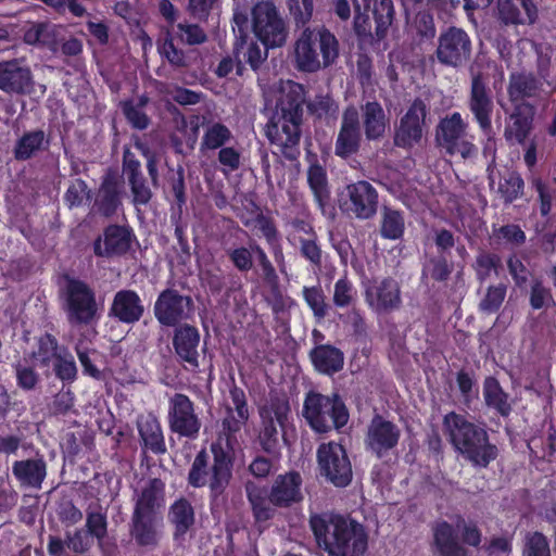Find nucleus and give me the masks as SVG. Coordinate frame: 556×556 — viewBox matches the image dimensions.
I'll list each match as a JSON object with an SVG mask.
<instances>
[{
	"mask_svg": "<svg viewBox=\"0 0 556 556\" xmlns=\"http://www.w3.org/2000/svg\"><path fill=\"white\" fill-rule=\"evenodd\" d=\"M131 502L129 538L137 547L154 551L160 546L163 538L164 481L160 478L149 479L140 489L134 491Z\"/></svg>",
	"mask_w": 556,
	"mask_h": 556,
	"instance_id": "obj_1",
	"label": "nucleus"
},
{
	"mask_svg": "<svg viewBox=\"0 0 556 556\" xmlns=\"http://www.w3.org/2000/svg\"><path fill=\"white\" fill-rule=\"evenodd\" d=\"M138 432L144 448L156 455L167 452L161 424L155 417H148L139 421Z\"/></svg>",
	"mask_w": 556,
	"mask_h": 556,
	"instance_id": "obj_41",
	"label": "nucleus"
},
{
	"mask_svg": "<svg viewBox=\"0 0 556 556\" xmlns=\"http://www.w3.org/2000/svg\"><path fill=\"white\" fill-rule=\"evenodd\" d=\"M225 409L226 416L223 419L222 427L227 442L230 443L232 440H236V434L240 432L242 427L249 420V417H241L239 414L233 412V408L230 405H227Z\"/></svg>",
	"mask_w": 556,
	"mask_h": 556,
	"instance_id": "obj_58",
	"label": "nucleus"
},
{
	"mask_svg": "<svg viewBox=\"0 0 556 556\" xmlns=\"http://www.w3.org/2000/svg\"><path fill=\"white\" fill-rule=\"evenodd\" d=\"M468 123L459 112H453L440 118L434 128L435 146L447 155L459 154L469 159L477 153V147L466 139Z\"/></svg>",
	"mask_w": 556,
	"mask_h": 556,
	"instance_id": "obj_10",
	"label": "nucleus"
},
{
	"mask_svg": "<svg viewBox=\"0 0 556 556\" xmlns=\"http://www.w3.org/2000/svg\"><path fill=\"white\" fill-rule=\"evenodd\" d=\"M62 346L59 345L56 338L50 333L41 336L38 340V352L34 353L40 359V364L48 366L51 359H56V355L61 354Z\"/></svg>",
	"mask_w": 556,
	"mask_h": 556,
	"instance_id": "obj_57",
	"label": "nucleus"
},
{
	"mask_svg": "<svg viewBox=\"0 0 556 556\" xmlns=\"http://www.w3.org/2000/svg\"><path fill=\"white\" fill-rule=\"evenodd\" d=\"M467 108L484 135L492 132L493 96L480 73L472 75Z\"/></svg>",
	"mask_w": 556,
	"mask_h": 556,
	"instance_id": "obj_20",
	"label": "nucleus"
},
{
	"mask_svg": "<svg viewBox=\"0 0 556 556\" xmlns=\"http://www.w3.org/2000/svg\"><path fill=\"white\" fill-rule=\"evenodd\" d=\"M58 27L53 24L39 22L33 23L23 35L25 43L30 46H43L55 52L58 48Z\"/></svg>",
	"mask_w": 556,
	"mask_h": 556,
	"instance_id": "obj_42",
	"label": "nucleus"
},
{
	"mask_svg": "<svg viewBox=\"0 0 556 556\" xmlns=\"http://www.w3.org/2000/svg\"><path fill=\"white\" fill-rule=\"evenodd\" d=\"M213 460L205 450L194 457L188 473V483L193 488L208 486L211 497L220 496L230 483L232 477V459L222 447L212 444Z\"/></svg>",
	"mask_w": 556,
	"mask_h": 556,
	"instance_id": "obj_6",
	"label": "nucleus"
},
{
	"mask_svg": "<svg viewBox=\"0 0 556 556\" xmlns=\"http://www.w3.org/2000/svg\"><path fill=\"white\" fill-rule=\"evenodd\" d=\"M522 556H552L547 538L539 531L527 532Z\"/></svg>",
	"mask_w": 556,
	"mask_h": 556,
	"instance_id": "obj_53",
	"label": "nucleus"
},
{
	"mask_svg": "<svg viewBox=\"0 0 556 556\" xmlns=\"http://www.w3.org/2000/svg\"><path fill=\"white\" fill-rule=\"evenodd\" d=\"M443 428L450 443L473 467L486 468L498 455V448L490 442L486 430L464 415L451 412L443 418Z\"/></svg>",
	"mask_w": 556,
	"mask_h": 556,
	"instance_id": "obj_4",
	"label": "nucleus"
},
{
	"mask_svg": "<svg viewBox=\"0 0 556 556\" xmlns=\"http://www.w3.org/2000/svg\"><path fill=\"white\" fill-rule=\"evenodd\" d=\"M0 90L9 96H28L35 91L33 72L23 59L0 61Z\"/></svg>",
	"mask_w": 556,
	"mask_h": 556,
	"instance_id": "obj_21",
	"label": "nucleus"
},
{
	"mask_svg": "<svg viewBox=\"0 0 556 556\" xmlns=\"http://www.w3.org/2000/svg\"><path fill=\"white\" fill-rule=\"evenodd\" d=\"M108 516L106 509L101 506L99 501L91 502L86 508L85 531L96 539L101 546L103 540L108 536Z\"/></svg>",
	"mask_w": 556,
	"mask_h": 556,
	"instance_id": "obj_43",
	"label": "nucleus"
},
{
	"mask_svg": "<svg viewBox=\"0 0 556 556\" xmlns=\"http://www.w3.org/2000/svg\"><path fill=\"white\" fill-rule=\"evenodd\" d=\"M59 520L65 526H74L81 521L83 511L76 507L72 500L63 498L56 508Z\"/></svg>",
	"mask_w": 556,
	"mask_h": 556,
	"instance_id": "obj_64",
	"label": "nucleus"
},
{
	"mask_svg": "<svg viewBox=\"0 0 556 556\" xmlns=\"http://www.w3.org/2000/svg\"><path fill=\"white\" fill-rule=\"evenodd\" d=\"M226 254L233 267L240 273H248L253 268V254L262 269L263 279L266 283L275 286L278 282V275L266 252L256 243L249 248L238 247L226 250Z\"/></svg>",
	"mask_w": 556,
	"mask_h": 556,
	"instance_id": "obj_25",
	"label": "nucleus"
},
{
	"mask_svg": "<svg viewBox=\"0 0 556 556\" xmlns=\"http://www.w3.org/2000/svg\"><path fill=\"white\" fill-rule=\"evenodd\" d=\"M365 137L369 141L381 139L386 134L388 118L378 101H368L361 106Z\"/></svg>",
	"mask_w": 556,
	"mask_h": 556,
	"instance_id": "obj_37",
	"label": "nucleus"
},
{
	"mask_svg": "<svg viewBox=\"0 0 556 556\" xmlns=\"http://www.w3.org/2000/svg\"><path fill=\"white\" fill-rule=\"evenodd\" d=\"M353 29L358 41L363 45L372 46L386 39L394 18V8L388 7V3L383 1L382 4H374L376 27L375 31H372L371 21L368 15L369 10H365L363 4L359 3V0H353Z\"/></svg>",
	"mask_w": 556,
	"mask_h": 556,
	"instance_id": "obj_12",
	"label": "nucleus"
},
{
	"mask_svg": "<svg viewBox=\"0 0 556 556\" xmlns=\"http://www.w3.org/2000/svg\"><path fill=\"white\" fill-rule=\"evenodd\" d=\"M90 198V190L85 180L77 178L71 182L65 194L64 200L70 208L80 206L84 198Z\"/></svg>",
	"mask_w": 556,
	"mask_h": 556,
	"instance_id": "obj_63",
	"label": "nucleus"
},
{
	"mask_svg": "<svg viewBox=\"0 0 556 556\" xmlns=\"http://www.w3.org/2000/svg\"><path fill=\"white\" fill-rule=\"evenodd\" d=\"M362 141L359 113L355 106H348L342 114L341 127L334 144L337 156L348 159L356 154Z\"/></svg>",
	"mask_w": 556,
	"mask_h": 556,
	"instance_id": "obj_28",
	"label": "nucleus"
},
{
	"mask_svg": "<svg viewBox=\"0 0 556 556\" xmlns=\"http://www.w3.org/2000/svg\"><path fill=\"white\" fill-rule=\"evenodd\" d=\"M49 137L43 129L25 131L15 142L13 156L16 161H28L48 149Z\"/></svg>",
	"mask_w": 556,
	"mask_h": 556,
	"instance_id": "obj_36",
	"label": "nucleus"
},
{
	"mask_svg": "<svg viewBox=\"0 0 556 556\" xmlns=\"http://www.w3.org/2000/svg\"><path fill=\"white\" fill-rule=\"evenodd\" d=\"M253 31L266 48H277L286 43L288 26L273 2L257 3L252 11Z\"/></svg>",
	"mask_w": 556,
	"mask_h": 556,
	"instance_id": "obj_16",
	"label": "nucleus"
},
{
	"mask_svg": "<svg viewBox=\"0 0 556 556\" xmlns=\"http://www.w3.org/2000/svg\"><path fill=\"white\" fill-rule=\"evenodd\" d=\"M245 45V36L240 35L237 37L233 48L232 54L224 56L218 63L216 70L214 71L215 75L219 78L227 77L233 70H236V74L238 76H243L245 72V66L240 59V54L244 49Z\"/></svg>",
	"mask_w": 556,
	"mask_h": 556,
	"instance_id": "obj_48",
	"label": "nucleus"
},
{
	"mask_svg": "<svg viewBox=\"0 0 556 556\" xmlns=\"http://www.w3.org/2000/svg\"><path fill=\"white\" fill-rule=\"evenodd\" d=\"M454 266L447 261L446 255L439 254L427 260L422 268V278H431L432 280L443 282L446 281Z\"/></svg>",
	"mask_w": 556,
	"mask_h": 556,
	"instance_id": "obj_50",
	"label": "nucleus"
},
{
	"mask_svg": "<svg viewBox=\"0 0 556 556\" xmlns=\"http://www.w3.org/2000/svg\"><path fill=\"white\" fill-rule=\"evenodd\" d=\"M194 302L190 295L181 294L168 287L162 290L153 305V314L163 327H178L194 315Z\"/></svg>",
	"mask_w": 556,
	"mask_h": 556,
	"instance_id": "obj_15",
	"label": "nucleus"
},
{
	"mask_svg": "<svg viewBox=\"0 0 556 556\" xmlns=\"http://www.w3.org/2000/svg\"><path fill=\"white\" fill-rule=\"evenodd\" d=\"M53 371L61 381L72 383L77 378V366L70 351L62 346L61 354L56 355Z\"/></svg>",
	"mask_w": 556,
	"mask_h": 556,
	"instance_id": "obj_51",
	"label": "nucleus"
},
{
	"mask_svg": "<svg viewBox=\"0 0 556 556\" xmlns=\"http://www.w3.org/2000/svg\"><path fill=\"white\" fill-rule=\"evenodd\" d=\"M309 357L316 370L328 376L339 372L344 365L343 352L330 344L315 346Z\"/></svg>",
	"mask_w": 556,
	"mask_h": 556,
	"instance_id": "obj_38",
	"label": "nucleus"
},
{
	"mask_svg": "<svg viewBox=\"0 0 556 556\" xmlns=\"http://www.w3.org/2000/svg\"><path fill=\"white\" fill-rule=\"evenodd\" d=\"M401 433L397 425L375 415L367 428L366 447L378 458H383L397 446Z\"/></svg>",
	"mask_w": 556,
	"mask_h": 556,
	"instance_id": "obj_23",
	"label": "nucleus"
},
{
	"mask_svg": "<svg viewBox=\"0 0 556 556\" xmlns=\"http://www.w3.org/2000/svg\"><path fill=\"white\" fill-rule=\"evenodd\" d=\"M536 105L531 102H521L513 105L506 118L504 138L507 142L525 146L533 137Z\"/></svg>",
	"mask_w": 556,
	"mask_h": 556,
	"instance_id": "obj_24",
	"label": "nucleus"
},
{
	"mask_svg": "<svg viewBox=\"0 0 556 556\" xmlns=\"http://www.w3.org/2000/svg\"><path fill=\"white\" fill-rule=\"evenodd\" d=\"M217 161L224 174L237 172L241 165V153L233 147H224L218 150Z\"/></svg>",
	"mask_w": 556,
	"mask_h": 556,
	"instance_id": "obj_62",
	"label": "nucleus"
},
{
	"mask_svg": "<svg viewBox=\"0 0 556 556\" xmlns=\"http://www.w3.org/2000/svg\"><path fill=\"white\" fill-rule=\"evenodd\" d=\"M168 520L174 526V540L184 539L195 522L193 506L185 497L175 501L168 509Z\"/></svg>",
	"mask_w": 556,
	"mask_h": 556,
	"instance_id": "obj_39",
	"label": "nucleus"
},
{
	"mask_svg": "<svg viewBox=\"0 0 556 556\" xmlns=\"http://www.w3.org/2000/svg\"><path fill=\"white\" fill-rule=\"evenodd\" d=\"M244 489L254 519L257 522H265L273 519L277 506L271 502L270 490L253 481H248Z\"/></svg>",
	"mask_w": 556,
	"mask_h": 556,
	"instance_id": "obj_35",
	"label": "nucleus"
},
{
	"mask_svg": "<svg viewBox=\"0 0 556 556\" xmlns=\"http://www.w3.org/2000/svg\"><path fill=\"white\" fill-rule=\"evenodd\" d=\"M287 5L296 27H304L312 20L314 0H287Z\"/></svg>",
	"mask_w": 556,
	"mask_h": 556,
	"instance_id": "obj_55",
	"label": "nucleus"
},
{
	"mask_svg": "<svg viewBox=\"0 0 556 556\" xmlns=\"http://www.w3.org/2000/svg\"><path fill=\"white\" fill-rule=\"evenodd\" d=\"M146 312L143 300L131 289L118 290L111 302L108 316L124 325H135Z\"/></svg>",
	"mask_w": 556,
	"mask_h": 556,
	"instance_id": "obj_29",
	"label": "nucleus"
},
{
	"mask_svg": "<svg viewBox=\"0 0 556 556\" xmlns=\"http://www.w3.org/2000/svg\"><path fill=\"white\" fill-rule=\"evenodd\" d=\"M507 288L505 285L490 286L484 298L479 303L480 311L492 314L500 309L506 296Z\"/></svg>",
	"mask_w": 556,
	"mask_h": 556,
	"instance_id": "obj_56",
	"label": "nucleus"
},
{
	"mask_svg": "<svg viewBox=\"0 0 556 556\" xmlns=\"http://www.w3.org/2000/svg\"><path fill=\"white\" fill-rule=\"evenodd\" d=\"M289 413V401L279 396L271 397L258 409L261 422L256 441L261 450L273 458L280 457L278 429H283Z\"/></svg>",
	"mask_w": 556,
	"mask_h": 556,
	"instance_id": "obj_9",
	"label": "nucleus"
},
{
	"mask_svg": "<svg viewBox=\"0 0 556 556\" xmlns=\"http://www.w3.org/2000/svg\"><path fill=\"white\" fill-rule=\"evenodd\" d=\"M11 470L21 488L40 490L47 477V462L37 454L33 458L15 460Z\"/></svg>",
	"mask_w": 556,
	"mask_h": 556,
	"instance_id": "obj_34",
	"label": "nucleus"
},
{
	"mask_svg": "<svg viewBox=\"0 0 556 556\" xmlns=\"http://www.w3.org/2000/svg\"><path fill=\"white\" fill-rule=\"evenodd\" d=\"M302 477L298 471L279 475L270 486L271 502L278 508H289L303 501Z\"/></svg>",
	"mask_w": 556,
	"mask_h": 556,
	"instance_id": "obj_33",
	"label": "nucleus"
},
{
	"mask_svg": "<svg viewBox=\"0 0 556 556\" xmlns=\"http://www.w3.org/2000/svg\"><path fill=\"white\" fill-rule=\"evenodd\" d=\"M177 35L181 42L189 46L202 45L207 40L206 33L197 24L179 23Z\"/></svg>",
	"mask_w": 556,
	"mask_h": 556,
	"instance_id": "obj_59",
	"label": "nucleus"
},
{
	"mask_svg": "<svg viewBox=\"0 0 556 556\" xmlns=\"http://www.w3.org/2000/svg\"><path fill=\"white\" fill-rule=\"evenodd\" d=\"M339 56V41L326 27H305L294 43V65L303 73H315L332 65Z\"/></svg>",
	"mask_w": 556,
	"mask_h": 556,
	"instance_id": "obj_5",
	"label": "nucleus"
},
{
	"mask_svg": "<svg viewBox=\"0 0 556 556\" xmlns=\"http://www.w3.org/2000/svg\"><path fill=\"white\" fill-rule=\"evenodd\" d=\"M122 170L131 192L132 204L136 207L148 205L153 192L142 173L140 161L129 149L123 152Z\"/></svg>",
	"mask_w": 556,
	"mask_h": 556,
	"instance_id": "obj_30",
	"label": "nucleus"
},
{
	"mask_svg": "<svg viewBox=\"0 0 556 556\" xmlns=\"http://www.w3.org/2000/svg\"><path fill=\"white\" fill-rule=\"evenodd\" d=\"M167 421L173 433L188 439H195L202 426L193 402L184 393L169 396Z\"/></svg>",
	"mask_w": 556,
	"mask_h": 556,
	"instance_id": "obj_18",
	"label": "nucleus"
},
{
	"mask_svg": "<svg viewBox=\"0 0 556 556\" xmlns=\"http://www.w3.org/2000/svg\"><path fill=\"white\" fill-rule=\"evenodd\" d=\"M60 300L70 325L88 326L98 320L96 291L86 281L65 275Z\"/></svg>",
	"mask_w": 556,
	"mask_h": 556,
	"instance_id": "obj_8",
	"label": "nucleus"
},
{
	"mask_svg": "<svg viewBox=\"0 0 556 556\" xmlns=\"http://www.w3.org/2000/svg\"><path fill=\"white\" fill-rule=\"evenodd\" d=\"M124 187L119 177L109 170L103 177L96 194L93 210L104 217H112L122 206Z\"/></svg>",
	"mask_w": 556,
	"mask_h": 556,
	"instance_id": "obj_31",
	"label": "nucleus"
},
{
	"mask_svg": "<svg viewBox=\"0 0 556 556\" xmlns=\"http://www.w3.org/2000/svg\"><path fill=\"white\" fill-rule=\"evenodd\" d=\"M67 548L76 555L87 553L92 545V538L84 530L76 529L73 532H65Z\"/></svg>",
	"mask_w": 556,
	"mask_h": 556,
	"instance_id": "obj_60",
	"label": "nucleus"
},
{
	"mask_svg": "<svg viewBox=\"0 0 556 556\" xmlns=\"http://www.w3.org/2000/svg\"><path fill=\"white\" fill-rule=\"evenodd\" d=\"M434 542L441 556H467V551L458 543L452 526L447 522L437 527Z\"/></svg>",
	"mask_w": 556,
	"mask_h": 556,
	"instance_id": "obj_47",
	"label": "nucleus"
},
{
	"mask_svg": "<svg viewBox=\"0 0 556 556\" xmlns=\"http://www.w3.org/2000/svg\"><path fill=\"white\" fill-rule=\"evenodd\" d=\"M365 301L378 315L391 314L402 306L400 282L392 277L372 279L365 290Z\"/></svg>",
	"mask_w": 556,
	"mask_h": 556,
	"instance_id": "obj_19",
	"label": "nucleus"
},
{
	"mask_svg": "<svg viewBox=\"0 0 556 556\" xmlns=\"http://www.w3.org/2000/svg\"><path fill=\"white\" fill-rule=\"evenodd\" d=\"M486 174L490 190L496 193L504 205H510L523 197L525 180L519 172L510 168L501 170L493 159L486 167Z\"/></svg>",
	"mask_w": 556,
	"mask_h": 556,
	"instance_id": "obj_22",
	"label": "nucleus"
},
{
	"mask_svg": "<svg viewBox=\"0 0 556 556\" xmlns=\"http://www.w3.org/2000/svg\"><path fill=\"white\" fill-rule=\"evenodd\" d=\"M434 55L442 66L463 68L471 61V37L460 27L448 26L438 37Z\"/></svg>",
	"mask_w": 556,
	"mask_h": 556,
	"instance_id": "obj_11",
	"label": "nucleus"
},
{
	"mask_svg": "<svg viewBox=\"0 0 556 556\" xmlns=\"http://www.w3.org/2000/svg\"><path fill=\"white\" fill-rule=\"evenodd\" d=\"M201 336L192 325L182 324L174 329L173 348L177 358L188 364L192 370L199 368V345Z\"/></svg>",
	"mask_w": 556,
	"mask_h": 556,
	"instance_id": "obj_32",
	"label": "nucleus"
},
{
	"mask_svg": "<svg viewBox=\"0 0 556 556\" xmlns=\"http://www.w3.org/2000/svg\"><path fill=\"white\" fill-rule=\"evenodd\" d=\"M149 103L150 98L147 94H141L136 100H125L119 103L126 121L132 128L144 130L150 126L151 119L144 112Z\"/></svg>",
	"mask_w": 556,
	"mask_h": 556,
	"instance_id": "obj_44",
	"label": "nucleus"
},
{
	"mask_svg": "<svg viewBox=\"0 0 556 556\" xmlns=\"http://www.w3.org/2000/svg\"><path fill=\"white\" fill-rule=\"evenodd\" d=\"M379 231L383 239H401L405 231V219L403 213L393 207L383 206L380 213Z\"/></svg>",
	"mask_w": 556,
	"mask_h": 556,
	"instance_id": "obj_46",
	"label": "nucleus"
},
{
	"mask_svg": "<svg viewBox=\"0 0 556 556\" xmlns=\"http://www.w3.org/2000/svg\"><path fill=\"white\" fill-rule=\"evenodd\" d=\"M132 240L130 228L121 225H109L104 228L92 244L93 253L98 257L113 258L126 254Z\"/></svg>",
	"mask_w": 556,
	"mask_h": 556,
	"instance_id": "obj_27",
	"label": "nucleus"
},
{
	"mask_svg": "<svg viewBox=\"0 0 556 556\" xmlns=\"http://www.w3.org/2000/svg\"><path fill=\"white\" fill-rule=\"evenodd\" d=\"M309 527L318 547L329 556H363L367 549V533L355 520L332 513L313 514Z\"/></svg>",
	"mask_w": 556,
	"mask_h": 556,
	"instance_id": "obj_3",
	"label": "nucleus"
},
{
	"mask_svg": "<svg viewBox=\"0 0 556 556\" xmlns=\"http://www.w3.org/2000/svg\"><path fill=\"white\" fill-rule=\"evenodd\" d=\"M303 298L317 319H323L328 312V304L323 289L317 287H304Z\"/></svg>",
	"mask_w": 556,
	"mask_h": 556,
	"instance_id": "obj_54",
	"label": "nucleus"
},
{
	"mask_svg": "<svg viewBox=\"0 0 556 556\" xmlns=\"http://www.w3.org/2000/svg\"><path fill=\"white\" fill-rule=\"evenodd\" d=\"M307 181L320 208H324L330 200L326 170L323 166L314 164L307 170Z\"/></svg>",
	"mask_w": 556,
	"mask_h": 556,
	"instance_id": "obj_49",
	"label": "nucleus"
},
{
	"mask_svg": "<svg viewBox=\"0 0 556 556\" xmlns=\"http://www.w3.org/2000/svg\"><path fill=\"white\" fill-rule=\"evenodd\" d=\"M483 399L488 408L495 410L500 416L507 418L513 406L509 394L501 387L495 377L489 376L483 381Z\"/></svg>",
	"mask_w": 556,
	"mask_h": 556,
	"instance_id": "obj_40",
	"label": "nucleus"
},
{
	"mask_svg": "<svg viewBox=\"0 0 556 556\" xmlns=\"http://www.w3.org/2000/svg\"><path fill=\"white\" fill-rule=\"evenodd\" d=\"M430 112L429 102L420 97L415 98L407 111L394 125L393 144L410 150L420 144L427 128V116Z\"/></svg>",
	"mask_w": 556,
	"mask_h": 556,
	"instance_id": "obj_13",
	"label": "nucleus"
},
{
	"mask_svg": "<svg viewBox=\"0 0 556 556\" xmlns=\"http://www.w3.org/2000/svg\"><path fill=\"white\" fill-rule=\"evenodd\" d=\"M319 475L337 488H345L352 482L351 460L343 445L337 442L321 443L317 448Z\"/></svg>",
	"mask_w": 556,
	"mask_h": 556,
	"instance_id": "obj_14",
	"label": "nucleus"
},
{
	"mask_svg": "<svg viewBox=\"0 0 556 556\" xmlns=\"http://www.w3.org/2000/svg\"><path fill=\"white\" fill-rule=\"evenodd\" d=\"M233 138L231 130L220 122L207 123L200 142V151H216L229 143Z\"/></svg>",
	"mask_w": 556,
	"mask_h": 556,
	"instance_id": "obj_45",
	"label": "nucleus"
},
{
	"mask_svg": "<svg viewBox=\"0 0 556 556\" xmlns=\"http://www.w3.org/2000/svg\"><path fill=\"white\" fill-rule=\"evenodd\" d=\"M17 386L24 391H33L40 382L39 374L31 366L21 363L14 365Z\"/></svg>",
	"mask_w": 556,
	"mask_h": 556,
	"instance_id": "obj_61",
	"label": "nucleus"
},
{
	"mask_svg": "<svg viewBox=\"0 0 556 556\" xmlns=\"http://www.w3.org/2000/svg\"><path fill=\"white\" fill-rule=\"evenodd\" d=\"M308 112L319 119L336 118L339 105L328 94H317L307 103Z\"/></svg>",
	"mask_w": 556,
	"mask_h": 556,
	"instance_id": "obj_52",
	"label": "nucleus"
},
{
	"mask_svg": "<svg viewBox=\"0 0 556 556\" xmlns=\"http://www.w3.org/2000/svg\"><path fill=\"white\" fill-rule=\"evenodd\" d=\"M305 93L302 85L288 80L282 84L276 99L275 112L267 127V138L280 148L289 161L300 155L301 125Z\"/></svg>",
	"mask_w": 556,
	"mask_h": 556,
	"instance_id": "obj_2",
	"label": "nucleus"
},
{
	"mask_svg": "<svg viewBox=\"0 0 556 556\" xmlns=\"http://www.w3.org/2000/svg\"><path fill=\"white\" fill-rule=\"evenodd\" d=\"M302 416L307 425L317 433L340 430L349 421V410L339 393L325 395L317 391L305 394Z\"/></svg>",
	"mask_w": 556,
	"mask_h": 556,
	"instance_id": "obj_7",
	"label": "nucleus"
},
{
	"mask_svg": "<svg viewBox=\"0 0 556 556\" xmlns=\"http://www.w3.org/2000/svg\"><path fill=\"white\" fill-rule=\"evenodd\" d=\"M545 83L534 72L521 70L509 74L507 94L513 105L521 102L534 103L542 99Z\"/></svg>",
	"mask_w": 556,
	"mask_h": 556,
	"instance_id": "obj_26",
	"label": "nucleus"
},
{
	"mask_svg": "<svg viewBox=\"0 0 556 556\" xmlns=\"http://www.w3.org/2000/svg\"><path fill=\"white\" fill-rule=\"evenodd\" d=\"M379 195L366 180L349 184L340 193L339 207L349 216L361 220L371 219L378 212Z\"/></svg>",
	"mask_w": 556,
	"mask_h": 556,
	"instance_id": "obj_17",
	"label": "nucleus"
}]
</instances>
